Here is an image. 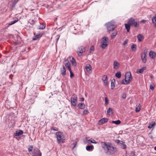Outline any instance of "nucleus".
<instances>
[{
  "instance_id": "18",
  "label": "nucleus",
  "mask_w": 156,
  "mask_h": 156,
  "mask_svg": "<svg viewBox=\"0 0 156 156\" xmlns=\"http://www.w3.org/2000/svg\"><path fill=\"white\" fill-rule=\"evenodd\" d=\"M23 133V131L21 130H19L16 131V133H14V135L15 136H19L22 135Z\"/></svg>"
},
{
  "instance_id": "23",
  "label": "nucleus",
  "mask_w": 156,
  "mask_h": 156,
  "mask_svg": "<svg viewBox=\"0 0 156 156\" xmlns=\"http://www.w3.org/2000/svg\"><path fill=\"white\" fill-rule=\"evenodd\" d=\"M34 34L35 35V36L33 38V40H36L38 38L41 37L42 36L41 34H38L36 35H35V33H34Z\"/></svg>"
},
{
  "instance_id": "34",
  "label": "nucleus",
  "mask_w": 156,
  "mask_h": 156,
  "mask_svg": "<svg viewBox=\"0 0 156 156\" xmlns=\"http://www.w3.org/2000/svg\"><path fill=\"white\" fill-rule=\"evenodd\" d=\"M136 45L135 44H133L131 46V49L133 51H135L136 50Z\"/></svg>"
},
{
  "instance_id": "33",
  "label": "nucleus",
  "mask_w": 156,
  "mask_h": 156,
  "mask_svg": "<svg viewBox=\"0 0 156 156\" xmlns=\"http://www.w3.org/2000/svg\"><path fill=\"white\" fill-rule=\"evenodd\" d=\"M155 124V122H152L151 124L148 126V129H150Z\"/></svg>"
},
{
  "instance_id": "31",
  "label": "nucleus",
  "mask_w": 156,
  "mask_h": 156,
  "mask_svg": "<svg viewBox=\"0 0 156 156\" xmlns=\"http://www.w3.org/2000/svg\"><path fill=\"white\" fill-rule=\"evenodd\" d=\"M130 26L131 25H130L128 23L127 24H125L126 28L128 32H129L130 30Z\"/></svg>"
},
{
  "instance_id": "11",
  "label": "nucleus",
  "mask_w": 156,
  "mask_h": 156,
  "mask_svg": "<svg viewBox=\"0 0 156 156\" xmlns=\"http://www.w3.org/2000/svg\"><path fill=\"white\" fill-rule=\"evenodd\" d=\"M61 74L62 75V76H65L66 74V70L65 66L64 65H62V68L60 69Z\"/></svg>"
},
{
  "instance_id": "17",
  "label": "nucleus",
  "mask_w": 156,
  "mask_h": 156,
  "mask_svg": "<svg viewBox=\"0 0 156 156\" xmlns=\"http://www.w3.org/2000/svg\"><path fill=\"white\" fill-rule=\"evenodd\" d=\"M149 55L151 58L153 59L156 56V53L153 51H151L149 53Z\"/></svg>"
},
{
  "instance_id": "37",
  "label": "nucleus",
  "mask_w": 156,
  "mask_h": 156,
  "mask_svg": "<svg viewBox=\"0 0 156 156\" xmlns=\"http://www.w3.org/2000/svg\"><path fill=\"white\" fill-rule=\"evenodd\" d=\"M88 141L89 144H90V143L96 144L97 143V142L94 140H88Z\"/></svg>"
},
{
  "instance_id": "25",
  "label": "nucleus",
  "mask_w": 156,
  "mask_h": 156,
  "mask_svg": "<svg viewBox=\"0 0 156 156\" xmlns=\"http://www.w3.org/2000/svg\"><path fill=\"white\" fill-rule=\"evenodd\" d=\"M86 149L87 151H92L93 149V145H88L86 147Z\"/></svg>"
},
{
  "instance_id": "58",
  "label": "nucleus",
  "mask_w": 156,
  "mask_h": 156,
  "mask_svg": "<svg viewBox=\"0 0 156 156\" xmlns=\"http://www.w3.org/2000/svg\"><path fill=\"white\" fill-rule=\"evenodd\" d=\"M154 150L156 151V146L154 147Z\"/></svg>"
},
{
  "instance_id": "50",
  "label": "nucleus",
  "mask_w": 156,
  "mask_h": 156,
  "mask_svg": "<svg viewBox=\"0 0 156 156\" xmlns=\"http://www.w3.org/2000/svg\"><path fill=\"white\" fill-rule=\"evenodd\" d=\"M128 40H126L123 42V45H124V46H125L126 45V44H127V43H128Z\"/></svg>"
},
{
  "instance_id": "9",
  "label": "nucleus",
  "mask_w": 156,
  "mask_h": 156,
  "mask_svg": "<svg viewBox=\"0 0 156 156\" xmlns=\"http://www.w3.org/2000/svg\"><path fill=\"white\" fill-rule=\"evenodd\" d=\"M77 99V96L76 95L74 94L71 98V105L74 107L76 105V103Z\"/></svg>"
},
{
  "instance_id": "38",
  "label": "nucleus",
  "mask_w": 156,
  "mask_h": 156,
  "mask_svg": "<svg viewBox=\"0 0 156 156\" xmlns=\"http://www.w3.org/2000/svg\"><path fill=\"white\" fill-rule=\"evenodd\" d=\"M77 143L76 142H75L72 144L71 145L72 147V149H73L77 145Z\"/></svg>"
},
{
  "instance_id": "36",
  "label": "nucleus",
  "mask_w": 156,
  "mask_h": 156,
  "mask_svg": "<svg viewBox=\"0 0 156 156\" xmlns=\"http://www.w3.org/2000/svg\"><path fill=\"white\" fill-rule=\"evenodd\" d=\"M112 122L118 125L119 124L121 123V121L120 120H118L117 121H112Z\"/></svg>"
},
{
  "instance_id": "1",
  "label": "nucleus",
  "mask_w": 156,
  "mask_h": 156,
  "mask_svg": "<svg viewBox=\"0 0 156 156\" xmlns=\"http://www.w3.org/2000/svg\"><path fill=\"white\" fill-rule=\"evenodd\" d=\"M104 148L107 152L110 154H115L117 151L116 148L112 146L111 144H107L105 143Z\"/></svg>"
},
{
  "instance_id": "42",
  "label": "nucleus",
  "mask_w": 156,
  "mask_h": 156,
  "mask_svg": "<svg viewBox=\"0 0 156 156\" xmlns=\"http://www.w3.org/2000/svg\"><path fill=\"white\" fill-rule=\"evenodd\" d=\"M105 105H107L108 104V100L107 97L105 98Z\"/></svg>"
},
{
  "instance_id": "47",
  "label": "nucleus",
  "mask_w": 156,
  "mask_h": 156,
  "mask_svg": "<svg viewBox=\"0 0 156 156\" xmlns=\"http://www.w3.org/2000/svg\"><path fill=\"white\" fill-rule=\"evenodd\" d=\"M113 110L112 109L110 108H109L108 110L107 111V113L108 114H109L110 112L112 111Z\"/></svg>"
},
{
  "instance_id": "22",
  "label": "nucleus",
  "mask_w": 156,
  "mask_h": 156,
  "mask_svg": "<svg viewBox=\"0 0 156 156\" xmlns=\"http://www.w3.org/2000/svg\"><path fill=\"white\" fill-rule=\"evenodd\" d=\"M85 68L88 73H91V67L89 64L86 66Z\"/></svg>"
},
{
  "instance_id": "30",
  "label": "nucleus",
  "mask_w": 156,
  "mask_h": 156,
  "mask_svg": "<svg viewBox=\"0 0 156 156\" xmlns=\"http://www.w3.org/2000/svg\"><path fill=\"white\" fill-rule=\"evenodd\" d=\"M117 34V31L116 30H115L114 32L113 33L110 35L111 38L112 39L114 38Z\"/></svg>"
},
{
  "instance_id": "29",
  "label": "nucleus",
  "mask_w": 156,
  "mask_h": 156,
  "mask_svg": "<svg viewBox=\"0 0 156 156\" xmlns=\"http://www.w3.org/2000/svg\"><path fill=\"white\" fill-rule=\"evenodd\" d=\"M144 38L143 36L140 34H139L137 36L138 41H141Z\"/></svg>"
},
{
  "instance_id": "10",
  "label": "nucleus",
  "mask_w": 156,
  "mask_h": 156,
  "mask_svg": "<svg viewBox=\"0 0 156 156\" xmlns=\"http://www.w3.org/2000/svg\"><path fill=\"white\" fill-rule=\"evenodd\" d=\"M147 51H144L143 53L141 55V59L144 63H145L147 60Z\"/></svg>"
},
{
  "instance_id": "15",
  "label": "nucleus",
  "mask_w": 156,
  "mask_h": 156,
  "mask_svg": "<svg viewBox=\"0 0 156 156\" xmlns=\"http://www.w3.org/2000/svg\"><path fill=\"white\" fill-rule=\"evenodd\" d=\"M69 58L70 59V61L73 66H76V63L74 58L71 56L69 57Z\"/></svg>"
},
{
  "instance_id": "46",
  "label": "nucleus",
  "mask_w": 156,
  "mask_h": 156,
  "mask_svg": "<svg viewBox=\"0 0 156 156\" xmlns=\"http://www.w3.org/2000/svg\"><path fill=\"white\" fill-rule=\"evenodd\" d=\"M121 147L123 149H125L126 147V144H124V143Z\"/></svg>"
},
{
  "instance_id": "5",
  "label": "nucleus",
  "mask_w": 156,
  "mask_h": 156,
  "mask_svg": "<svg viewBox=\"0 0 156 156\" xmlns=\"http://www.w3.org/2000/svg\"><path fill=\"white\" fill-rule=\"evenodd\" d=\"M128 23L131 26H133L135 27H137L139 26V22L135 21L134 18H131L128 21Z\"/></svg>"
},
{
  "instance_id": "49",
  "label": "nucleus",
  "mask_w": 156,
  "mask_h": 156,
  "mask_svg": "<svg viewBox=\"0 0 156 156\" xmlns=\"http://www.w3.org/2000/svg\"><path fill=\"white\" fill-rule=\"evenodd\" d=\"M52 129L54 131H57L58 130V129L56 127H53L52 128Z\"/></svg>"
},
{
  "instance_id": "19",
  "label": "nucleus",
  "mask_w": 156,
  "mask_h": 156,
  "mask_svg": "<svg viewBox=\"0 0 156 156\" xmlns=\"http://www.w3.org/2000/svg\"><path fill=\"white\" fill-rule=\"evenodd\" d=\"M146 69V67H144L140 69H137L136 72V73H142L143 72L144 70Z\"/></svg>"
},
{
  "instance_id": "54",
  "label": "nucleus",
  "mask_w": 156,
  "mask_h": 156,
  "mask_svg": "<svg viewBox=\"0 0 156 156\" xmlns=\"http://www.w3.org/2000/svg\"><path fill=\"white\" fill-rule=\"evenodd\" d=\"M129 156H135V154L134 152H131Z\"/></svg>"
},
{
  "instance_id": "21",
  "label": "nucleus",
  "mask_w": 156,
  "mask_h": 156,
  "mask_svg": "<svg viewBox=\"0 0 156 156\" xmlns=\"http://www.w3.org/2000/svg\"><path fill=\"white\" fill-rule=\"evenodd\" d=\"M65 67H66L69 71L71 70V63L68 61H67V62L65 63Z\"/></svg>"
},
{
  "instance_id": "28",
  "label": "nucleus",
  "mask_w": 156,
  "mask_h": 156,
  "mask_svg": "<svg viewBox=\"0 0 156 156\" xmlns=\"http://www.w3.org/2000/svg\"><path fill=\"white\" fill-rule=\"evenodd\" d=\"M78 107L80 109H83L85 108V105L83 103H79L78 105Z\"/></svg>"
},
{
  "instance_id": "44",
  "label": "nucleus",
  "mask_w": 156,
  "mask_h": 156,
  "mask_svg": "<svg viewBox=\"0 0 156 156\" xmlns=\"http://www.w3.org/2000/svg\"><path fill=\"white\" fill-rule=\"evenodd\" d=\"M29 23H30L31 25H33L35 24V22L34 20H30L29 21Z\"/></svg>"
},
{
  "instance_id": "6",
  "label": "nucleus",
  "mask_w": 156,
  "mask_h": 156,
  "mask_svg": "<svg viewBox=\"0 0 156 156\" xmlns=\"http://www.w3.org/2000/svg\"><path fill=\"white\" fill-rule=\"evenodd\" d=\"M32 155V156H41V153L40 150L37 147L34 148L32 152V153H30Z\"/></svg>"
},
{
  "instance_id": "7",
  "label": "nucleus",
  "mask_w": 156,
  "mask_h": 156,
  "mask_svg": "<svg viewBox=\"0 0 156 156\" xmlns=\"http://www.w3.org/2000/svg\"><path fill=\"white\" fill-rule=\"evenodd\" d=\"M87 49V47H86L83 46L79 47L78 48L79 51H77V52L78 55L79 56H80L82 55V53L84 52Z\"/></svg>"
},
{
  "instance_id": "35",
  "label": "nucleus",
  "mask_w": 156,
  "mask_h": 156,
  "mask_svg": "<svg viewBox=\"0 0 156 156\" xmlns=\"http://www.w3.org/2000/svg\"><path fill=\"white\" fill-rule=\"evenodd\" d=\"M115 80H114V82H113V81H112L111 83V88L112 89H113V88L115 87Z\"/></svg>"
},
{
  "instance_id": "45",
  "label": "nucleus",
  "mask_w": 156,
  "mask_h": 156,
  "mask_svg": "<svg viewBox=\"0 0 156 156\" xmlns=\"http://www.w3.org/2000/svg\"><path fill=\"white\" fill-rule=\"evenodd\" d=\"M121 83L122 84H129L128 82H127V81L126 82L125 81V82H124V80H122V81H121Z\"/></svg>"
},
{
  "instance_id": "8",
  "label": "nucleus",
  "mask_w": 156,
  "mask_h": 156,
  "mask_svg": "<svg viewBox=\"0 0 156 156\" xmlns=\"http://www.w3.org/2000/svg\"><path fill=\"white\" fill-rule=\"evenodd\" d=\"M132 79V77L130 72H126L125 75V81H127L129 83L131 80Z\"/></svg>"
},
{
  "instance_id": "20",
  "label": "nucleus",
  "mask_w": 156,
  "mask_h": 156,
  "mask_svg": "<svg viewBox=\"0 0 156 156\" xmlns=\"http://www.w3.org/2000/svg\"><path fill=\"white\" fill-rule=\"evenodd\" d=\"M40 25L37 28L39 30H43L46 27V25L44 23H40Z\"/></svg>"
},
{
  "instance_id": "41",
  "label": "nucleus",
  "mask_w": 156,
  "mask_h": 156,
  "mask_svg": "<svg viewBox=\"0 0 156 156\" xmlns=\"http://www.w3.org/2000/svg\"><path fill=\"white\" fill-rule=\"evenodd\" d=\"M33 146L31 145L30 146L28 149V151L29 152H31L32 153V152L33 150Z\"/></svg>"
},
{
  "instance_id": "16",
  "label": "nucleus",
  "mask_w": 156,
  "mask_h": 156,
  "mask_svg": "<svg viewBox=\"0 0 156 156\" xmlns=\"http://www.w3.org/2000/svg\"><path fill=\"white\" fill-rule=\"evenodd\" d=\"M108 120L105 118H103L99 121V123L100 125H102L105 122H107Z\"/></svg>"
},
{
  "instance_id": "48",
  "label": "nucleus",
  "mask_w": 156,
  "mask_h": 156,
  "mask_svg": "<svg viewBox=\"0 0 156 156\" xmlns=\"http://www.w3.org/2000/svg\"><path fill=\"white\" fill-rule=\"evenodd\" d=\"M122 98L123 99H125L126 98V94L125 93H123L122 95Z\"/></svg>"
},
{
  "instance_id": "51",
  "label": "nucleus",
  "mask_w": 156,
  "mask_h": 156,
  "mask_svg": "<svg viewBox=\"0 0 156 156\" xmlns=\"http://www.w3.org/2000/svg\"><path fill=\"white\" fill-rule=\"evenodd\" d=\"M150 89L152 90H153L154 89V87L152 85H150Z\"/></svg>"
},
{
  "instance_id": "56",
  "label": "nucleus",
  "mask_w": 156,
  "mask_h": 156,
  "mask_svg": "<svg viewBox=\"0 0 156 156\" xmlns=\"http://www.w3.org/2000/svg\"><path fill=\"white\" fill-rule=\"evenodd\" d=\"M59 37L58 36L56 39V44H57L58 42V41L59 39Z\"/></svg>"
},
{
  "instance_id": "2",
  "label": "nucleus",
  "mask_w": 156,
  "mask_h": 156,
  "mask_svg": "<svg viewBox=\"0 0 156 156\" xmlns=\"http://www.w3.org/2000/svg\"><path fill=\"white\" fill-rule=\"evenodd\" d=\"M105 25L106 27L108 33H110L114 30L117 27L116 25L114 20H112L106 23Z\"/></svg>"
},
{
  "instance_id": "52",
  "label": "nucleus",
  "mask_w": 156,
  "mask_h": 156,
  "mask_svg": "<svg viewBox=\"0 0 156 156\" xmlns=\"http://www.w3.org/2000/svg\"><path fill=\"white\" fill-rule=\"evenodd\" d=\"M18 1L19 0H14L13 2V4L14 5H15Z\"/></svg>"
},
{
  "instance_id": "39",
  "label": "nucleus",
  "mask_w": 156,
  "mask_h": 156,
  "mask_svg": "<svg viewBox=\"0 0 156 156\" xmlns=\"http://www.w3.org/2000/svg\"><path fill=\"white\" fill-rule=\"evenodd\" d=\"M70 73V77L72 78L74 76V74L72 72V69L69 70Z\"/></svg>"
},
{
  "instance_id": "26",
  "label": "nucleus",
  "mask_w": 156,
  "mask_h": 156,
  "mask_svg": "<svg viewBox=\"0 0 156 156\" xmlns=\"http://www.w3.org/2000/svg\"><path fill=\"white\" fill-rule=\"evenodd\" d=\"M141 106L140 104H139L136 105V112H138L140 111V109Z\"/></svg>"
},
{
  "instance_id": "57",
  "label": "nucleus",
  "mask_w": 156,
  "mask_h": 156,
  "mask_svg": "<svg viewBox=\"0 0 156 156\" xmlns=\"http://www.w3.org/2000/svg\"><path fill=\"white\" fill-rule=\"evenodd\" d=\"M12 75H10V76H9V78L10 79H12Z\"/></svg>"
},
{
  "instance_id": "13",
  "label": "nucleus",
  "mask_w": 156,
  "mask_h": 156,
  "mask_svg": "<svg viewBox=\"0 0 156 156\" xmlns=\"http://www.w3.org/2000/svg\"><path fill=\"white\" fill-rule=\"evenodd\" d=\"M18 21V20L17 19H16L15 20H12L9 23H7L6 24V25H7V26L6 27L7 28L8 27L10 26H11V25H12L17 22Z\"/></svg>"
},
{
  "instance_id": "40",
  "label": "nucleus",
  "mask_w": 156,
  "mask_h": 156,
  "mask_svg": "<svg viewBox=\"0 0 156 156\" xmlns=\"http://www.w3.org/2000/svg\"><path fill=\"white\" fill-rule=\"evenodd\" d=\"M89 113V111L88 109H85L83 111V115H87Z\"/></svg>"
},
{
  "instance_id": "24",
  "label": "nucleus",
  "mask_w": 156,
  "mask_h": 156,
  "mask_svg": "<svg viewBox=\"0 0 156 156\" xmlns=\"http://www.w3.org/2000/svg\"><path fill=\"white\" fill-rule=\"evenodd\" d=\"M118 145L121 146L124 142L119 140H116L115 142Z\"/></svg>"
},
{
  "instance_id": "14",
  "label": "nucleus",
  "mask_w": 156,
  "mask_h": 156,
  "mask_svg": "<svg viewBox=\"0 0 156 156\" xmlns=\"http://www.w3.org/2000/svg\"><path fill=\"white\" fill-rule=\"evenodd\" d=\"M120 64L117 61H115L114 62L113 68L117 70L119 67Z\"/></svg>"
},
{
  "instance_id": "43",
  "label": "nucleus",
  "mask_w": 156,
  "mask_h": 156,
  "mask_svg": "<svg viewBox=\"0 0 156 156\" xmlns=\"http://www.w3.org/2000/svg\"><path fill=\"white\" fill-rule=\"evenodd\" d=\"M94 48L93 46H92L90 49V53H91L92 51H94Z\"/></svg>"
},
{
  "instance_id": "55",
  "label": "nucleus",
  "mask_w": 156,
  "mask_h": 156,
  "mask_svg": "<svg viewBox=\"0 0 156 156\" xmlns=\"http://www.w3.org/2000/svg\"><path fill=\"white\" fill-rule=\"evenodd\" d=\"M84 98H80V101H84Z\"/></svg>"
},
{
  "instance_id": "12",
  "label": "nucleus",
  "mask_w": 156,
  "mask_h": 156,
  "mask_svg": "<svg viewBox=\"0 0 156 156\" xmlns=\"http://www.w3.org/2000/svg\"><path fill=\"white\" fill-rule=\"evenodd\" d=\"M102 79L105 85L106 86H107L108 84V79L107 76L106 75L103 76L102 77Z\"/></svg>"
},
{
  "instance_id": "53",
  "label": "nucleus",
  "mask_w": 156,
  "mask_h": 156,
  "mask_svg": "<svg viewBox=\"0 0 156 156\" xmlns=\"http://www.w3.org/2000/svg\"><path fill=\"white\" fill-rule=\"evenodd\" d=\"M146 21V20H141L140 21V22L141 23H144Z\"/></svg>"
},
{
  "instance_id": "27",
  "label": "nucleus",
  "mask_w": 156,
  "mask_h": 156,
  "mask_svg": "<svg viewBox=\"0 0 156 156\" xmlns=\"http://www.w3.org/2000/svg\"><path fill=\"white\" fill-rule=\"evenodd\" d=\"M152 22L155 27H156V17L154 16L152 18Z\"/></svg>"
},
{
  "instance_id": "32",
  "label": "nucleus",
  "mask_w": 156,
  "mask_h": 156,
  "mask_svg": "<svg viewBox=\"0 0 156 156\" xmlns=\"http://www.w3.org/2000/svg\"><path fill=\"white\" fill-rule=\"evenodd\" d=\"M115 76L118 78H120L121 76L120 72H117L115 74Z\"/></svg>"
},
{
  "instance_id": "3",
  "label": "nucleus",
  "mask_w": 156,
  "mask_h": 156,
  "mask_svg": "<svg viewBox=\"0 0 156 156\" xmlns=\"http://www.w3.org/2000/svg\"><path fill=\"white\" fill-rule=\"evenodd\" d=\"M57 142L58 143L64 142V136L63 133L61 132H57L56 133Z\"/></svg>"
},
{
  "instance_id": "4",
  "label": "nucleus",
  "mask_w": 156,
  "mask_h": 156,
  "mask_svg": "<svg viewBox=\"0 0 156 156\" xmlns=\"http://www.w3.org/2000/svg\"><path fill=\"white\" fill-rule=\"evenodd\" d=\"M109 39L106 37H104L102 39V41L101 42V47L103 49H105L108 44Z\"/></svg>"
}]
</instances>
